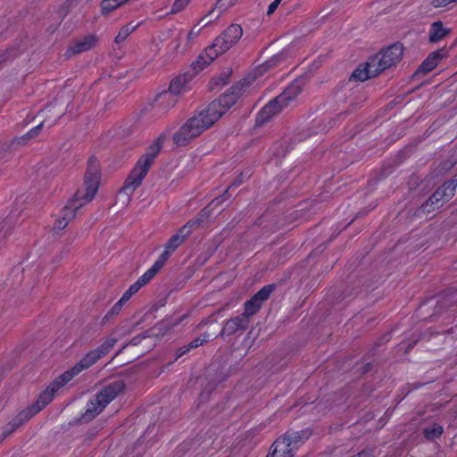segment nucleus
<instances>
[{
	"mask_svg": "<svg viewBox=\"0 0 457 457\" xmlns=\"http://www.w3.org/2000/svg\"><path fill=\"white\" fill-rule=\"evenodd\" d=\"M116 344V339L108 338L101 345L88 352L83 358L78 361L72 368L66 370L52 381L47 387L40 393L37 400L33 404L22 410L18 415L12 419L4 428L3 438L7 437L20 426L28 421L54 399L55 394L68 384L73 378L78 376L83 370L93 366L98 360L105 356Z\"/></svg>",
	"mask_w": 457,
	"mask_h": 457,
	"instance_id": "nucleus-1",
	"label": "nucleus"
},
{
	"mask_svg": "<svg viewBox=\"0 0 457 457\" xmlns=\"http://www.w3.org/2000/svg\"><path fill=\"white\" fill-rule=\"evenodd\" d=\"M242 91L243 85H233L205 108L196 112L174 133L173 143L177 146L187 145L220 120L236 104Z\"/></svg>",
	"mask_w": 457,
	"mask_h": 457,
	"instance_id": "nucleus-2",
	"label": "nucleus"
},
{
	"mask_svg": "<svg viewBox=\"0 0 457 457\" xmlns=\"http://www.w3.org/2000/svg\"><path fill=\"white\" fill-rule=\"evenodd\" d=\"M100 179L99 162L92 156L88 159L84 176L85 192L78 190L73 197L66 203L54 223V230L60 231L64 229L75 218L78 210L85 204L92 201L98 191Z\"/></svg>",
	"mask_w": 457,
	"mask_h": 457,
	"instance_id": "nucleus-3",
	"label": "nucleus"
},
{
	"mask_svg": "<svg viewBox=\"0 0 457 457\" xmlns=\"http://www.w3.org/2000/svg\"><path fill=\"white\" fill-rule=\"evenodd\" d=\"M168 134L169 132L167 131L161 133L146 148L145 153L139 157L125 179L123 186L120 189V194H125L129 198L136 189L141 186L144 179L146 177L155 159L159 155Z\"/></svg>",
	"mask_w": 457,
	"mask_h": 457,
	"instance_id": "nucleus-4",
	"label": "nucleus"
},
{
	"mask_svg": "<svg viewBox=\"0 0 457 457\" xmlns=\"http://www.w3.org/2000/svg\"><path fill=\"white\" fill-rule=\"evenodd\" d=\"M403 54V46L400 43H395L381 50L378 54L369 58L364 65H359L352 74L358 81H365L378 76L386 69L399 62Z\"/></svg>",
	"mask_w": 457,
	"mask_h": 457,
	"instance_id": "nucleus-5",
	"label": "nucleus"
},
{
	"mask_svg": "<svg viewBox=\"0 0 457 457\" xmlns=\"http://www.w3.org/2000/svg\"><path fill=\"white\" fill-rule=\"evenodd\" d=\"M310 428L300 431H287L271 445L266 457H294L296 451L310 438Z\"/></svg>",
	"mask_w": 457,
	"mask_h": 457,
	"instance_id": "nucleus-6",
	"label": "nucleus"
},
{
	"mask_svg": "<svg viewBox=\"0 0 457 457\" xmlns=\"http://www.w3.org/2000/svg\"><path fill=\"white\" fill-rule=\"evenodd\" d=\"M124 389L125 384L120 380L114 381L103 387L87 402L86 411L83 414V419L88 421L96 418Z\"/></svg>",
	"mask_w": 457,
	"mask_h": 457,
	"instance_id": "nucleus-7",
	"label": "nucleus"
},
{
	"mask_svg": "<svg viewBox=\"0 0 457 457\" xmlns=\"http://www.w3.org/2000/svg\"><path fill=\"white\" fill-rule=\"evenodd\" d=\"M456 187L457 179H450L445 182L420 206V212L423 213H428L441 207L445 202L449 201L454 195Z\"/></svg>",
	"mask_w": 457,
	"mask_h": 457,
	"instance_id": "nucleus-8",
	"label": "nucleus"
},
{
	"mask_svg": "<svg viewBox=\"0 0 457 457\" xmlns=\"http://www.w3.org/2000/svg\"><path fill=\"white\" fill-rule=\"evenodd\" d=\"M206 218L204 210H202L198 217L189 220L184 226L179 228L176 233L170 237L166 242L165 248L175 251L186 241V239L192 234L194 228H199Z\"/></svg>",
	"mask_w": 457,
	"mask_h": 457,
	"instance_id": "nucleus-9",
	"label": "nucleus"
},
{
	"mask_svg": "<svg viewBox=\"0 0 457 457\" xmlns=\"http://www.w3.org/2000/svg\"><path fill=\"white\" fill-rule=\"evenodd\" d=\"M274 290L275 285L273 284H269L262 287L245 303L244 312L242 314L249 320L250 317L253 316L260 311L264 302L269 299Z\"/></svg>",
	"mask_w": 457,
	"mask_h": 457,
	"instance_id": "nucleus-10",
	"label": "nucleus"
},
{
	"mask_svg": "<svg viewBox=\"0 0 457 457\" xmlns=\"http://www.w3.org/2000/svg\"><path fill=\"white\" fill-rule=\"evenodd\" d=\"M222 45L217 43V38L214 39L213 43L206 47L204 51L198 56V58L193 62V69L196 71H203L208 66L212 61L218 56L224 54L225 52H220Z\"/></svg>",
	"mask_w": 457,
	"mask_h": 457,
	"instance_id": "nucleus-11",
	"label": "nucleus"
},
{
	"mask_svg": "<svg viewBox=\"0 0 457 457\" xmlns=\"http://www.w3.org/2000/svg\"><path fill=\"white\" fill-rule=\"evenodd\" d=\"M243 36V29L238 24H231L220 36H218L217 43H220L221 50L220 52H227L230 47L236 45Z\"/></svg>",
	"mask_w": 457,
	"mask_h": 457,
	"instance_id": "nucleus-12",
	"label": "nucleus"
},
{
	"mask_svg": "<svg viewBox=\"0 0 457 457\" xmlns=\"http://www.w3.org/2000/svg\"><path fill=\"white\" fill-rule=\"evenodd\" d=\"M97 42V37L93 34L87 35L80 39L70 44L64 56L69 59L71 56L92 49Z\"/></svg>",
	"mask_w": 457,
	"mask_h": 457,
	"instance_id": "nucleus-13",
	"label": "nucleus"
},
{
	"mask_svg": "<svg viewBox=\"0 0 457 457\" xmlns=\"http://www.w3.org/2000/svg\"><path fill=\"white\" fill-rule=\"evenodd\" d=\"M447 50L445 48L437 49L429 54L421 62L416 71V74L424 75L432 71L439 63V62L446 57Z\"/></svg>",
	"mask_w": 457,
	"mask_h": 457,
	"instance_id": "nucleus-14",
	"label": "nucleus"
},
{
	"mask_svg": "<svg viewBox=\"0 0 457 457\" xmlns=\"http://www.w3.org/2000/svg\"><path fill=\"white\" fill-rule=\"evenodd\" d=\"M285 107V104L280 103L278 97H275L266 104L258 112L256 116V123L258 125L264 124L269 121L272 116L281 112Z\"/></svg>",
	"mask_w": 457,
	"mask_h": 457,
	"instance_id": "nucleus-15",
	"label": "nucleus"
},
{
	"mask_svg": "<svg viewBox=\"0 0 457 457\" xmlns=\"http://www.w3.org/2000/svg\"><path fill=\"white\" fill-rule=\"evenodd\" d=\"M249 325V320L243 314L228 320L222 329V336H232L237 332L245 331Z\"/></svg>",
	"mask_w": 457,
	"mask_h": 457,
	"instance_id": "nucleus-16",
	"label": "nucleus"
},
{
	"mask_svg": "<svg viewBox=\"0 0 457 457\" xmlns=\"http://www.w3.org/2000/svg\"><path fill=\"white\" fill-rule=\"evenodd\" d=\"M191 80L192 76L189 73L180 74L170 81L168 91L178 97L179 95L190 90Z\"/></svg>",
	"mask_w": 457,
	"mask_h": 457,
	"instance_id": "nucleus-17",
	"label": "nucleus"
},
{
	"mask_svg": "<svg viewBox=\"0 0 457 457\" xmlns=\"http://www.w3.org/2000/svg\"><path fill=\"white\" fill-rule=\"evenodd\" d=\"M178 103V97L175 96L168 90H164L157 95L154 100V107L166 113L169 110L173 108Z\"/></svg>",
	"mask_w": 457,
	"mask_h": 457,
	"instance_id": "nucleus-18",
	"label": "nucleus"
},
{
	"mask_svg": "<svg viewBox=\"0 0 457 457\" xmlns=\"http://www.w3.org/2000/svg\"><path fill=\"white\" fill-rule=\"evenodd\" d=\"M302 92V87L298 81H294L289 84L285 90L278 96V100L282 104L287 107L292 101L295 100L296 97Z\"/></svg>",
	"mask_w": 457,
	"mask_h": 457,
	"instance_id": "nucleus-19",
	"label": "nucleus"
},
{
	"mask_svg": "<svg viewBox=\"0 0 457 457\" xmlns=\"http://www.w3.org/2000/svg\"><path fill=\"white\" fill-rule=\"evenodd\" d=\"M450 29L444 27L442 21H434L428 30V41L437 43L450 33Z\"/></svg>",
	"mask_w": 457,
	"mask_h": 457,
	"instance_id": "nucleus-20",
	"label": "nucleus"
},
{
	"mask_svg": "<svg viewBox=\"0 0 457 457\" xmlns=\"http://www.w3.org/2000/svg\"><path fill=\"white\" fill-rule=\"evenodd\" d=\"M173 253H174L172 251L164 247L162 253L146 271L154 278Z\"/></svg>",
	"mask_w": 457,
	"mask_h": 457,
	"instance_id": "nucleus-21",
	"label": "nucleus"
},
{
	"mask_svg": "<svg viewBox=\"0 0 457 457\" xmlns=\"http://www.w3.org/2000/svg\"><path fill=\"white\" fill-rule=\"evenodd\" d=\"M440 300L437 301L439 308H452L457 303V289H449L439 295Z\"/></svg>",
	"mask_w": 457,
	"mask_h": 457,
	"instance_id": "nucleus-22",
	"label": "nucleus"
},
{
	"mask_svg": "<svg viewBox=\"0 0 457 457\" xmlns=\"http://www.w3.org/2000/svg\"><path fill=\"white\" fill-rule=\"evenodd\" d=\"M62 114H63L62 112H58L57 113L54 114V119L51 121L48 120V118L46 117L38 125L30 129L22 138H32V137H37L39 134L40 130L42 129V128L45 124H47L49 127L54 126L57 122V120L62 116Z\"/></svg>",
	"mask_w": 457,
	"mask_h": 457,
	"instance_id": "nucleus-23",
	"label": "nucleus"
},
{
	"mask_svg": "<svg viewBox=\"0 0 457 457\" xmlns=\"http://www.w3.org/2000/svg\"><path fill=\"white\" fill-rule=\"evenodd\" d=\"M444 433L443 427L438 423H433L431 426L423 428L424 437L429 441L440 438Z\"/></svg>",
	"mask_w": 457,
	"mask_h": 457,
	"instance_id": "nucleus-24",
	"label": "nucleus"
},
{
	"mask_svg": "<svg viewBox=\"0 0 457 457\" xmlns=\"http://www.w3.org/2000/svg\"><path fill=\"white\" fill-rule=\"evenodd\" d=\"M236 2L237 0H217L214 8L209 12L208 15L213 16L215 12H217V14L214 17V19H217L229 7L233 6Z\"/></svg>",
	"mask_w": 457,
	"mask_h": 457,
	"instance_id": "nucleus-25",
	"label": "nucleus"
},
{
	"mask_svg": "<svg viewBox=\"0 0 457 457\" xmlns=\"http://www.w3.org/2000/svg\"><path fill=\"white\" fill-rule=\"evenodd\" d=\"M124 4H126V0H103L100 4L101 13L103 15H107Z\"/></svg>",
	"mask_w": 457,
	"mask_h": 457,
	"instance_id": "nucleus-26",
	"label": "nucleus"
},
{
	"mask_svg": "<svg viewBox=\"0 0 457 457\" xmlns=\"http://www.w3.org/2000/svg\"><path fill=\"white\" fill-rule=\"evenodd\" d=\"M154 277L149 274L147 271H145L135 283L129 286L128 290H129L133 295H136L144 286L148 284Z\"/></svg>",
	"mask_w": 457,
	"mask_h": 457,
	"instance_id": "nucleus-27",
	"label": "nucleus"
},
{
	"mask_svg": "<svg viewBox=\"0 0 457 457\" xmlns=\"http://www.w3.org/2000/svg\"><path fill=\"white\" fill-rule=\"evenodd\" d=\"M137 25H132L131 23L123 26L115 37V43L120 44L125 41L128 37L137 29Z\"/></svg>",
	"mask_w": 457,
	"mask_h": 457,
	"instance_id": "nucleus-28",
	"label": "nucleus"
},
{
	"mask_svg": "<svg viewBox=\"0 0 457 457\" xmlns=\"http://www.w3.org/2000/svg\"><path fill=\"white\" fill-rule=\"evenodd\" d=\"M206 341H207L206 337H204V338L196 337V338L193 339L187 345H185L184 347L179 349V351L177 354V359L183 356L187 353H188L191 349L199 347Z\"/></svg>",
	"mask_w": 457,
	"mask_h": 457,
	"instance_id": "nucleus-29",
	"label": "nucleus"
},
{
	"mask_svg": "<svg viewBox=\"0 0 457 457\" xmlns=\"http://www.w3.org/2000/svg\"><path fill=\"white\" fill-rule=\"evenodd\" d=\"M124 303L119 300L107 312V313L104 317V320H108L112 317L118 315L124 306Z\"/></svg>",
	"mask_w": 457,
	"mask_h": 457,
	"instance_id": "nucleus-30",
	"label": "nucleus"
},
{
	"mask_svg": "<svg viewBox=\"0 0 457 457\" xmlns=\"http://www.w3.org/2000/svg\"><path fill=\"white\" fill-rule=\"evenodd\" d=\"M250 176H251L250 170H246L245 171L241 172V174L232 182V184L229 186V187L226 190V194H228V189L230 187H239L243 183L245 178L250 177Z\"/></svg>",
	"mask_w": 457,
	"mask_h": 457,
	"instance_id": "nucleus-31",
	"label": "nucleus"
},
{
	"mask_svg": "<svg viewBox=\"0 0 457 457\" xmlns=\"http://www.w3.org/2000/svg\"><path fill=\"white\" fill-rule=\"evenodd\" d=\"M190 2V0H175L171 11L172 12H179L183 10L187 4Z\"/></svg>",
	"mask_w": 457,
	"mask_h": 457,
	"instance_id": "nucleus-32",
	"label": "nucleus"
},
{
	"mask_svg": "<svg viewBox=\"0 0 457 457\" xmlns=\"http://www.w3.org/2000/svg\"><path fill=\"white\" fill-rule=\"evenodd\" d=\"M457 2V0H433L432 5L436 8L445 7L447 4Z\"/></svg>",
	"mask_w": 457,
	"mask_h": 457,
	"instance_id": "nucleus-33",
	"label": "nucleus"
},
{
	"mask_svg": "<svg viewBox=\"0 0 457 457\" xmlns=\"http://www.w3.org/2000/svg\"><path fill=\"white\" fill-rule=\"evenodd\" d=\"M58 104V101L54 99V101L50 102L48 104L46 105V107L41 110L40 113H47L52 111L53 108H55Z\"/></svg>",
	"mask_w": 457,
	"mask_h": 457,
	"instance_id": "nucleus-34",
	"label": "nucleus"
},
{
	"mask_svg": "<svg viewBox=\"0 0 457 457\" xmlns=\"http://www.w3.org/2000/svg\"><path fill=\"white\" fill-rule=\"evenodd\" d=\"M282 0H274L268 7L267 13L270 15L275 12Z\"/></svg>",
	"mask_w": 457,
	"mask_h": 457,
	"instance_id": "nucleus-35",
	"label": "nucleus"
},
{
	"mask_svg": "<svg viewBox=\"0 0 457 457\" xmlns=\"http://www.w3.org/2000/svg\"><path fill=\"white\" fill-rule=\"evenodd\" d=\"M134 295L129 291V290H126L122 296L120 298V300L121 302H123L125 304L130 300V298L133 296Z\"/></svg>",
	"mask_w": 457,
	"mask_h": 457,
	"instance_id": "nucleus-36",
	"label": "nucleus"
},
{
	"mask_svg": "<svg viewBox=\"0 0 457 457\" xmlns=\"http://www.w3.org/2000/svg\"><path fill=\"white\" fill-rule=\"evenodd\" d=\"M370 453L367 451H361L357 454L353 455L352 457H370Z\"/></svg>",
	"mask_w": 457,
	"mask_h": 457,
	"instance_id": "nucleus-37",
	"label": "nucleus"
},
{
	"mask_svg": "<svg viewBox=\"0 0 457 457\" xmlns=\"http://www.w3.org/2000/svg\"><path fill=\"white\" fill-rule=\"evenodd\" d=\"M222 201H223V199H221L220 197H217V198H215V199L212 202V204H213V203H215V202H217V204H220Z\"/></svg>",
	"mask_w": 457,
	"mask_h": 457,
	"instance_id": "nucleus-38",
	"label": "nucleus"
},
{
	"mask_svg": "<svg viewBox=\"0 0 457 457\" xmlns=\"http://www.w3.org/2000/svg\"><path fill=\"white\" fill-rule=\"evenodd\" d=\"M62 259V255H61V256L58 258V261H57V262H60Z\"/></svg>",
	"mask_w": 457,
	"mask_h": 457,
	"instance_id": "nucleus-39",
	"label": "nucleus"
},
{
	"mask_svg": "<svg viewBox=\"0 0 457 457\" xmlns=\"http://www.w3.org/2000/svg\"><path fill=\"white\" fill-rule=\"evenodd\" d=\"M4 58H3L2 56H0V62H1V61H4Z\"/></svg>",
	"mask_w": 457,
	"mask_h": 457,
	"instance_id": "nucleus-40",
	"label": "nucleus"
},
{
	"mask_svg": "<svg viewBox=\"0 0 457 457\" xmlns=\"http://www.w3.org/2000/svg\"><path fill=\"white\" fill-rule=\"evenodd\" d=\"M129 2V0H126V3Z\"/></svg>",
	"mask_w": 457,
	"mask_h": 457,
	"instance_id": "nucleus-41",
	"label": "nucleus"
}]
</instances>
